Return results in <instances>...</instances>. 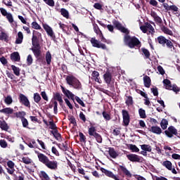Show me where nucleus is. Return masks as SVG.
I'll use <instances>...</instances> for the list:
<instances>
[{
    "label": "nucleus",
    "instance_id": "nucleus-36",
    "mask_svg": "<svg viewBox=\"0 0 180 180\" xmlns=\"http://www.w3.org/2000/svg\"><path fill=\"white\" fill-rule=\"evenodd\" d=\"M141 51L144 55L145 58H146V60H150V56H151V53H150V51H148V49L146 48H142Z\"/></svg>",
    "mask_w": 180,
    "mask_h": 180
},
{
    "label": "nucleus",
    "instance_id": "nucleus-11",
    "mask_svg": "<svg viewBox=\"0 0 180 180\" xmlns=\"http://www.w3.org/2000/svg\"><path fill=\"white\" fill-rule=\"evenodd\" d=\"M100 171H101V172H103V174H104L105 176H108V178H111L112 179H115V180H120V179H119L118 175L113 174V172L103 167H101Z\"/></svg>",
    "mask_w": 180,
    "mask_h": 180
},
{
    "label": "nucleus",
    "instance_id": "nucleus-13",
    "mask_svg": "<svg viewBox=\"0 0 180 180\" xmlns=\"http://www.w3.org/2000/svg\"><path fill=\"white\" fill-rule=\"evenodd\" d=\"M45 165L49 169L56 171L58 168V162L56 160H50V159L45 163Z\"/></svg>",
    "mask_w": 180,
    "mask_h": 180
},
{
    "label": "nucleus",
    "instance_id": "nucleus-2",
    "mask_svg": "<svg viewBox=\"0 0 180 180\" xmlns=\"http://www.w3.org/2000/svg\"><path fill=\"white\" fill-rule=\"evenodd\" d=\"M65 81L68 85L74 88V89H77V91L82 89V84L75 76L72 75H68L66 76Z\"/></svg>",
    "mask_w": 180,
    "mask_h": 180
},
{
    "label": "nucleus",
    "instance_id": "nucleus-7",
    "mask_svg": "<svg viewBox=\"0 0 180 180\" xmlns=\"http://www.w3.org/2000/svg\"><path fill=\"white\" fill-rule=\"evenodd\" d=\"M90 41L93 47H96V49H102V50L108 51V47L106 46V44L101 43L100 41L96 39V38H91Z\"/></svg>",
    "mask_w": 180,
    "mask_h": 180
},
{
    "label": "nucleus",
    "instance_id": "nucleus-57",
    "mask_svg": "<svg viewBox=\"0 0 180 180\" xmlns=\"http://www.w3.org/2000/svg\"><path fill=\"white\" fill-rule=\"evenodd\" d=\"M75 99L76 102H77V103H79V105H82V108H85V103H84V101L82 100H81V98H79L77 96H76L75 97Z\"/></svg>",
    "mask_w": 180,
    "mask_h": 180
},
{
    "label": "nucleus",
    "instance_id": "nucleus-23",
    "mask_svg": "<svg viewBox=\"0 0 180 180\" xmlns=\"http://www.w3.org/2000/svg\"><path fill=\"white\" fill-rule=\"evenodd\" d=\"M91 79H94L96 82L98 84H102V80H101V77H99V72L94 70L91 74Z\"/></svg>",
    "mask_w": 180,
    "mask_h": 180
},
{
    "label": "nucleus",
    "instance_id": "nucleus-34",
    "mask_svg": "<svg viewBox=\"0 0 180 180\" xmlns=\"http://www.w3.org/2000/svg\"><path fill=\"white\" fill-rule=\"evenodd\" d=\"M164 86H165L166 89H172V84H171V80L168 79H165L163 80Z\"/></svg>",
    "mask_w": 180,
    "mask_h": 180
},
{
    "label": "nucleus",
    "instance_id": "nucleus-51",
    "mask_svg": "<svg viewBox=\"0 0 180 180\" xmlns=\"http://www.w3.org/2000/svg\"><path fill=\"white\" fill-rule=\"evenodd\" d=\"M68 120L74 127L77 126V120H75V117H74V115L68 116Z\"/></svg>",
    "mask_w": 180,
    "mask_h": 180
},
{
    "label": "nucleus",
    "instance_id": "nucleus-54",
    "mask_svg": "<svg viewBox=\"0 0 180 180\" xmlns=\"http://www.w3.org/2000/svg\"><path fill=\"white\" fill-rule=\"evenodd\" d=\"M49 129H51V130H57V125H56L53 119H51V121L49 122Z\"/></svg>",
    "mask_w": 180,
    "mask_h": 180
},
{
    "label": "nucleus",
    "instance_id": "nucleus-20",
    "mask_svg": "<svg viewBox=\"0 0 180 180\" xmlns=\"http://www.w3.org/2000/svg\"><path fill=\"white\" fill-rule=\"evenodd\" d=\"M35 154H37L39 162H41L42 164L46 165V163L49 160V157L46 156V155H44L39 151H35Z\"/></svg>",
    "mask_w": 180,
    "mask_h": 180
},
{
    "label": "nucleus",
    "instance_id": "nucleus-24",
    "mask_svg": "<svg viewBox=\"0 0 180 180\" xmlns=\"http://www.w3.org/2000/svg\"><path fill=\"white\" fill-rule=\"evenodd\" d=\"M10 58L11 61L19 63L20 61V55H19V52H13L11 54Z\"/></svg>",
    "mask_w": 180,
    "mask_h": 180
},
{
    "label": "nucleus",
    "instance_id": "nucleus-1",
    "mask_svg": "<svg viewBox=\"0 0 180 180\" xmlns=\"http://www.w3.org/2000/svg\"><path fill=\"white\" fill-rule=\"evenodd\" d=\"M112 25L116 27L117 30H120L122 33H125V36L124 37V42L125 43L126 46H128L129 49H134V47H137L138 49H140L141 47V41L139 39V38L136 37H130L129 33L130 32L129 30L122 25L120 22L113 20H112Z\"/></svg>",
    "mask_w": 180,
    "mask_h": 180
},
{
    "label": "nucleus",
    "instance_id": "nucleus-42",
    "mask_svg": "<svg viewBox=\"0 0 180 180\" xmlns=\"http://www.w3.org/2000/svg\"><path fill=\"white\" fill-rule=\"evenodd\" d=\"M60 14L63 18H65L66 19H68L70 18V13H68V11L65 8H61L60 9Z\"/></svg>",
    "mask_w": 180,
    "mask_h": 180
},
{
    "label": "nucleus",
    "instance_id": "nucleus-5",
    "mask_svg": "<svg viewBox=\"0 0 180 180\" xmlns=\"http://www.w3.org/2000/svg\"><path fill=\"white\" fill-rule=\"evenodd\" d=\"M117 172L118 175H120V176H121L122 178H124V176H126L127 178H131L132 176L130 171H129V169H127V167H126V166L124 165H119L117 167Z\"/></svg>",
    "mask_w": 180,
    "mask_h": 180
},
{
    "label": "nucleus",
    "instance_id": "nucleus-32",
    "mask_svg": "<svg viewBox=\"0 0 180 180\" xmlns=\"http://www.w3.org/2000/svg\"><path fill=\"white\" fill-rule=\"evenodd\" d=\"M125 96L127 97V99L125 100L127 106H132L133 103H134L133 97L131 96H127V94H125Z\"/></svg>",
    "mask_w": 180,
    "mask_h": 180
},
{
    "label": "nucleus",
    "instance_id": "nucleus-48",
    "mask_svg": "<svg viewBox=\"0 0 180 180\" xmlns=\"http://www.w3.org/2000/svg\"><path fill=\"white\" fill-rule=\"evenodd\" d=\"M145 26L146 27L147 30H149V33H154L155 32L153 25L149 22H146Z\"/></svg>",
    "mask_w": 180,
    "mask_h": 180
},
{
    "label": "nucleus",
    "instance_id": "nucleus-61",
    "mask_svg": "<svg viewBox=\"0 0 180 180\" xmlns=\"http://www.w3.org/2000/svg\"><path fill=\"white\" fill-rule=\"evenodd\" d=\"M129 148L133 153H139L140 151V149L136 145H130Z\"/></svg>",
    "mask_w": 180,
    "mask_h": 180
},
{
    "label": "nucleus",
    "instance_id": "nucleus-37",
    "mask_svg": "<svg viewBox=\"0 0 180 180\" xmlns=\"http://www.w3.org/2000/svg\"><path fill=\"white\" fill-rule=\"evenodd\" d=\"M39 178H41V180H50L49 174H47V173H46L44 171L40 172Z\"/></svg>",
    "mask_w": 180,
    "mask_h": 180
},
{
    "label": "nucleus",
    "instance_id": "nucleus-28",
    "mask_svg": "<svg viewBox=\"0 0 180 180\" xmlns=\"http://www.w3.org/2000/svg\"><path fill=\"white\" fill-rule=\"evenodd\" d=\"M143 84L146 88H150L151 86V78L147 75L143 77Z\"/></svg>",
    "mask_w": 180,
    "mask_h": 180
},
{
    "label": "nucleus",
    "instance_id": "nucleus-31",
    "mask_svg": "<svg viewBox=\"0 0 180 180\" xmlns=\"http://www.w3.org/2000/svg\"><path fill=\"white\" fill-rule=\"evenodd\" d=\"M161 30L163 32V33H165V34H169V36H172V34H174L172 30H169V28L165 27V25L161 27Z\"/></svg>",
    "mask_w": 180,
    "mask_h": 180
},
{
    "label": "nucleus",
    "instance_id": "nucleus-15",
    "mask_svg": "<svg viewBox=\"0 0 180 180\" xmlns=\"http://www.w3.org/2000/svg\"><path fill=\"white\" fill-rule=\"evenodd\" d=\"M61 90L63 94H65L66 98H68V99H72L73 102H75V95L72 94L70 90L65 89L64 86H61Z\"/></svg>",
    "mask_w": 180,
    "mask_h": 180
},
{
    "label": "nucleus",
    "instance_id": "nucleus-25",
    "mask_svg": "<svg viewBox=\"0 0 180 180\" xmlns=\"http://www.w3.org/2000/svg\"><path fill=\"white\" fill-rule=\"evenodd\" d=\"M25 116H26V112L25 111H19L13 113V116H11V117H18L22 120L24 119Z\"/></svg>",
    "mask_w": 180,
    "mask_h": 180
},
{
    "label": "nucleus",
    "instance_id": "nucleus-35",
    "mask_svg": "<svg viewBox=\"0 0 180 180\" xmlns=\"http://www.w3.org/2000/svg\"><path fill=\"white\" fill-rule=\"evenodd\" d=\"M162 165H163V167H165V168L169 169V171L172 170V162H171V161L165 160L162 162Z\"/></svg>",
    "mask_w": 180,
    "mask_h": 180
},
{
    "label": "nucleus",
    "instance_id": "nucleus-12",
    "mask_svg": "<svg viewBox=\"0 0 180 180\" xmlns=\"http://www.w3.org/2000/svg\"><path fill=\"white\" fill-rule=\"evenodd\" d=\"M0 12L2 16H4V18L7 19L8 22H9L10 23H12L13 22H14L13 15H12V13H8L6 9L4 8H0Z\"/></svg>",
    "mask_w": 180,
    "mask_h": 180
},
{
    "label": "nucleus",
    "instance_id": "nucleus-39",
    "mask_svg": "<svg viewBox=\"0 0 180 180\" xmlns=\"http://www.w3.org/2000/svg\"><path fill=\"white\" fill-rule=\"evenodd\" d=\"M98 36L101 41H102L103 43H107V44H110L112 43L110 40H108L105 38V37H103V34L102 32L100 33Z\"/></svg>",
    "mask_w": 180,
    "mask_h": 180
},
{
    "label": "nucleus",
    "instance_id": "nucleus-21",
    "mask_svg": "<svg viewBox=\"0 0 180 180\" xmlns=\"http://www.w3.org/2000/svg\"><path fill=\"white\" fill-rule=\"evenodd\" d=\"M7 167H8V168H6L8 174L13 175L15 174V162L12 160H8L7 162Z\"/></svg>",
    "mask_w": 180,
    "mask_h": 180
},
{
    "label": "nucleus",
    "instance_id": "nucleus-64",
    "mask_svg": "<svg viewBox=\"0 0 180 180\" xmlns=\"http://www.w3.org/2000/svg\"><path fill=\"white\" fill-rule=\"evenodd\" d=\"M153 179V180H168V179H167L162 176H155Z\"/></svg>",
    "mask_w": 180,
    "mask_h": 180
},
{
    "label": "nucleus",
    "instance_id": "nucleus-46",
    "mask_svg": "<svg viewBox=\"0 0 180 180\" xmlns=\"http://www.w3.org/2000/svg\"><path fill=\"white\" fill-rule=\"evenodd\" d=\"M103 117L106 122H109L112 118L110 117V114L106 111L102 112Z\"/></svg>",
    "mask_w": 180,
    "mask_h": 180
},
{
    "label": "nucleus",
    "instance_id": "nucleus-45",
    "mask_svg": "<svg viewBox=\"0 0 180 180\" xmlns=\"http://www.w3.org/2000/svg\"><path fill=\"white\" fill-rule=\"evenodd\" d=\"M160 126L163 130H165L168 127V120L162 119L160 122Z\"/></svg>",
    "mask_w": 180,
    "mask_h": 180
},
{
    "label": "nucleus",
    "instance_id": "nucleus-52",
    "mask_svg": "<svg viewBox=\"0 0 180 180\" xmlns=\"http://www.w3.org/2000/svg\"><path fill=\"white\" fill-rule=\"evenodd\" d=\"M22 127H25L26 129H29V121H27V119L26 117H24L21 120Z\"/></svg>",
    "mask_w": 180,
    "mask_h": 180
},
{
    "label": "nucleus",
    "instance_id": "nucleus-26",
    "mask_svg": "<svg viewBox=\"0 0 180 180\" xmlns=\"http://www.w3.org/2000/svg\"><path fill=\"white\" fill-rule=\"evenodd\" d=\"M108 153L111 158H117L119 157V153L115 150L114 148H108Z\"/></svg>",
    "mask_w": 180,
    "mask_h": 180
},
{
    "label": "nucleus",
    "instance_id": "nucleus-53",
    "mask_svg": "<svg viewBox=\"0 0 180 180\" xmlns=\"http://www.w3.org/2000/svg\"><path fill=\"white\" fill-rule=\"evenodd\" d=\"M21 162L27 165L32 164V159H30L29 157H23L22 158Z\"/></svg>",
    "mask_w": 180,
    "mask_h": 180
},
{
    "label": "nucleus",
    "instance_id": "nucleus-27",
    "mask_svg": "<svg viewBox=\"0 0 180 180\" xmlns=\"http://www.w3.org/2000/svg\"><path fill=\"white\" fill-rule=\"evenodd\" d=\"M0 129L4 130V131H8L9 130V125L6 123L5 120H0Z\"/></svg>",
    "mask_w": 180,
    "mask_h": 180
},
{
    "label": "nucleus",
    "instance_id": "nucleus-19",
    "mask_svg": "<svg viewBox=\"0 0 180 180\" xmlns=\"http://www.w3.org/2000/svg\"><path fill=\"white\" fill-rule=\"evenodd\" d=\"M169 39L171 38L167 39V37L162 35H160L155 39V41L156 43H158V44H160L161 46L164 47L167 44Z\"/></svg>",
    "mask_w": 180,
    "mask_h": 180
},
{
    "label": "nucleus",
    "instance_id": "nucleus-63",
    "mask_svg": "<svg viewBox=\"0 0 180 180\" xmlns=\"http://www.w3.org/2000/svg\"><path fill=\"white\" fill-rule=\"evenodd\" d=\"M27 65H32V64H33V58L32 57V55L27 56Z\"/></svg>",
    "mask_w": 180,
    "mask_h": 180
},
{
    "label": "nucleus",
    "instance_id": "nucleus-16",
    "mask_svg": "<svg viewBox=\"0 0 180 180\" xmlns=\"http://www.w3.org/2000/svg\"><path fill=\"white\" fill-rule=\"evenodd\" d=\"M164 47L171 53H175V41L170 38Z\"/></svg>",
    "mask_w": 180,
    "mask_h": 180
},
{
    "label": "nucleus",
    "instance_id": "nucleus-49",
    "mask_svg": "<svg viewBox=\"0 0 180 180\" xmlns=\"http://www.w3.org/2000/svg\"><path fill=\"white\" fill-rule=\"evenodd\" d=\"M41 101V96L39 93L34 94V102L35 103H39Z\"/></svg>",
    "mask_w": 180,
    "mask_h": 180
},
{
    "label": "nucleus",
    "instance_id": "nucleus-47",
    "mask_svg": "<svg viewBox=\"0 0 180 180\" xmlns=\"http://www.w3.org/2000/svg\"><path fill=\"white\" fill-rule=\"evenodd\" d=\"M139 113L141 119H146V117H147V115H146V110L139 108Z\"/></svg>",
    "mask_w": 180,
    "mask_h": 180
},
{
    "label": "nucleus",
    "instance_id": "nucleus-59",
    "mask_svg": "<svg viewBox=\"0 0 180 180\" xmlns=\"http://www.w3.org/2000/svg\"><path fill=\"white\" fill-rule=\"evenodd\" d=\"M93 26H94V30L96 34L98 35V34H101V33H102V31H101L97 24H94L93 25Z\"/></svg>",
    "mask_w": 180,
    "mask_h": 180
},
{
    "label": "nucleus",
    "instance_id": "nucleus-29",
    "mask_svg": "<svg viewBox=\"0 0 180 180\" xmlns=\"http://www.w3.org/2000/svg\"><path fill=\"white\" fill-rule=\"evenodd\" d=\"M15 43V44H22V43H23V33H22V32H18V37Z\"/></svg>",
    "mask_w": 180,
    "mask_h": 180
},
{
    "label": "nucleus",
    "instance_id": "nucleus-9",
    "mask_svg": "<svg viewBox=\"0 0 180 180\" xmlns=\"http://www.w3.org/2000/svg\"><path fill=\"white\" fill-rule=\"evenodd\" d=\"M127 158L131 162H143V160H144L143 157L133 153L127 155Z\"/></svg>",
    "mask_w": 180,
    "mask_h": 180
},
{
    "label": "nucleus",
    "instance_id": "nucleus-40",
    "mask_svg": "<svg viewBox=\"0 0 180 180\" xmlns=\"http://www.w3.org/2000/svg\"><path fill=\"white\" fill-rule=\"evenodd\" d=\"M53 99L58 101V102H61L63 100V94H60L58 92L53 93Z\"/></svg>",
    "mask_w": 180,
    "mask_h": 180
},
{
    "label": "nucleus",
    "instance_id": "nucleus-22",
    "mask_svg": "<svg viewBox=\"0 0 180 180\" xmlns=\"http://www.w3.org/2000/svg\"><path fill=\"white\" fill-rule=\"evenodd\" d=\"M148 131H151V133H153L154 134H161V133H162V129H161V127L157 125L148 128Z\"/></svg>",
    "mask_w": 180,
    "mask_h": 180
},
{
    "label": "nucleus",
    "instance_id": "nucleus-18",
    "mask_svg": "<svg viewBox=\"0 0 180 180\" xmlns=\"http://www.w3.org/2000/svg\"><path fill=\"white\" fill-rule=\"evenodd\" d=\"M41 33L34 30L32 33V44H40L39 42V39H41Z\"/></svg>",
    "mask_w": 180,
    "mask_h": 180
},
{
    "label": "nucleus",
    "instance_id": "nucleus-43",
    "mask_svg": "<svg viewBox=\"0 0 180 180\" xmlns=\"http://www.w3.org/2000/svg\"><path fill=\"white\" fill-rule=\"evenodd\" d=\"M141 150H143V151H148V153H151L152 151V148H151V146L150 145H147V144H143L141 146Z\"/></svg>",
    "mask_w": 180,
    "mask_h": 180
},
{
    "label": "nucleus",
    "instance_id": "nucleus-58",
    "mask_svg": "<svg viewBox=\"0 0 180 180\" xmlns=\"http://www.w3.org/2000/svg\"><path fill=\"white\" fill-rule=\"evenodd\" d=\"M103 6L102 4H101L100 3H95L94 4V8L95 9H97V11H102V10H103Z\"/></svg>",
    "mask_w": 180,
    "mask_h": 180
},
{
    "label": "nucleus",
    "instance_id": "nucleus-60",
    "mask_svg": "<svg viewBox=\"0 0 180 180\" xmlns=\"http://www.w3.org/2000/svg\"><path fill=\"white\" fill-rule=\"evenodd\" d=\"M53 137L58 140V141H61L63 139L61 138V134L58 133V129L56 131V133L53 135Z\"/></svg>",
    "mask_w": 180,
    "mask_h": 180
},
{
    "label": "nucleus",
    "instance_id": "nucleus-41",
    "mask_svg": "<svg viewBox=\"0 0 180 180\" xmlns=\"http://www.w3.org/2000/svg\"><path fill=\"white\" fill-rule=\"evenodd\" d=\"M11 68L15 75H16L17 77H19V75H20V68L15 66V65H12Z\"/></svg>",
    "mask_w": 180,
    "mask_h": 180
},
{
    "label": "nucleus",
    "instance_id": "nucleus-44",
    "mask_svg": "<svg viewBox=\"0 0 180 180\" xmlns=\"http://www.w3.org/2000/svg\"><path fill=\"white\" fill-rule=\"evenodd\" d=\"M13 102V99L12 98V96L8 95L4 99V103L6 105H12Z\"/></svg>",
    "mask_w": 180,
    "mask_h": 180
},
{
    "label": "nucleus",
    "instance_id": "nucleus-4",
    "mask_svg": "<svg viewBox=\"0 0 180 180\" xmlns=\"http://www.w3.org/2000/svg\"><path fill=\"white\" fill-rule=\"evenodd\" d=\"M91 127L89 128V135L90 137H94L97 143H102V136L98 134L96 131V128L92 125V123H90Z\"/></svg>",
    "mask_w": 180,
    "mask_h": 180
},
{
    "label": "nucleus",
    "instance_id": "nucleus-17",
    "mask_svg": "<svg viewBox=\"0 0 180 180\" xmlns=\"http://www.w3.org/2000/svg\"><path fill=\"white\" fill-rule=\"evenodd\" d=\"M43 27L44 30L46 32L48 36L51 37L53 40H56V34H54V32L53 31V29L51 28V27H50L47 24H43Z\"/></svg>",
    "mask_w": 180,
    "mask_h": 180
},
{
    "label": "nucleus",
    "instance_id": "nucleus-3",
    "mask_svg": "<svg viewBox=\"0 0 180 180\" xmlns=\"http://www.w3.org/2000/svg\"><path fill=\"white\" fill-rule=\"evenodd\" d=\"M103 77L105 84H107V86L110 88V90L115 91V82H113L112 72L107 71L105 72Z\"/></svg>",
    "mask_w": 180,
    "mask_h": 180
},
{
    "label": "nucleus",
    "instance_id": "nucleus-50",
    "mask_svg": "<svg viewBox=\"0 0 180 180\" xmlns=\"http://www.w3.org/2000/svg\"><path fill=\"white\" fill-rule=\"evenodd\" d=\"M31 26L32 27V29H34L35 30H41V27L40 26V25H39V23H37V22L34 21L32 22Z\"/></svg>",
    "mask_w": 180,
    "mask_h": 180
},
{
    "label": "nucleus",
    "instance_id": "nucleus-10",
    "mask_svg": "<svg viewBox=\"0 0 180 180\" xmlns=\"http://www.w3.org/2000/svg\"><path fill=\"white\" fill-rule=\"evenodd\" d=\"M33 48H32V51L35 57V58H39L41 56V50L40 44H32Z\"/></svg>",
    "mask_w": 180,
    "mask_h": 180
},
{
    "label": "nucleus",
    "instance_id": "nucleus-33",
    "mask_svg": "<svg viewBox=\"0 0 180 180\" xmlns=\"http://www.w3.org/2000/svg\"><path fill=\"white\" fill-rule=\"evenodd\" d=\"M0 40H4L6 43H8V41H9V36H8L6 32L1 31L0 32Z\"/></svg>",
    "mask_w": 180,
    "mask_h": 180
},
{
    "label": "nucleus",
    "instance_id": "nucleus-62",
    "mask_svg": "<svg viewBox=\"0 0 180 180\" xmlns=\"http://www.w3.org/2000/svg\"><path fill=\"white\" fill-rule=\"evenodd\" d=\"M46 5H49V6L53 7L55 5L54 0H43Z\"/></svg>",
    "mask_w": 180,
    "mask_h": 180
},
{
    "label": "nucleus",
    "instance_id": "nucleus-8",
    "mask_svg": "<svg viewBox=\"0 0 180 180\" xmlns=\"http://www.w3.org/2000/svg\"><path fill=\"white\" fill-rule=\"evenodd\" d=\"M18 101L21 105H23V106H25V108H30V101H29V98H27V96H26L23 94H20L18 96Z\"/></svg>",
    "mask_w": 180,
    "mask_h": 180
},
{
    "label": "nucleus",
    "instance_id": "nucleus-30",
    "mask_svg": "<svg viewBox=\"0 0 180 180\" xmlns=\"http://www.w3.org/2000/svg\"><path fill=\"white\" fill-rule=\"evenodd\" d=\"M0 113H4V115H13V108H5L0 110Z\"/></svg>",
    "mask_w": 180,
    "mask_h": 180
},
{
    "label": "nucleus",
    "instance_id": "nucleus-6",
    "mask_svg": "<svg viewBox=\"0 0 180 180\" xmlns=\"http://www.w3.org/2000/svg\"><path fill=\"white\" fill-rule=\"evenodd\" d=\"M164 133L167 137H169V139H172L174 136H176V137H179L178 129H176L174 126L169 127L167 130H165Z\"/></svg>",
    "mask_w": 180,
    "mask_h": 180
},
{
    "label": "nucleus",
    "instance_id": "nucleus-55",
    "mask_svg": "<svg viewBox=\"0 0 180 180\" xmlns=\"http://www.w3.org/2000/svg\"><path fill=\"white\" fill-rule=\"evenodd\" d=\"M79 141L81 143H86V137L83 134L82 132L79 133Z\"/></svg>",
    "mask_w": 180,
    "mask_h": 180
},
{
    "label": "nucleus",
    "instance_id": "nucleus-14",
    "mask_svg": "<svg viewBox=\"0 0 180 180\" xmlns=\"http://www.w3.org/2000/svg\"><path fill=\"white\" fill-rule=\"evenodd\" d=\"M124 126L127 127L130 123V115L126 110H122Z\"/></svg>",
    "mask_w": 180,
    "mask_h": 180
},
{
    "label": "nucleus",
    "instance_id": "nucleus-38",
    "mask_svg": "<svg viewBox=\"0 0 180 180\" xmlns=\"http://www.w3.org/2000/svg\"><path fill=\"white\" fill-rule=\"evenodd\" d=\"M45 58H46V64L48 65H50L51 64V53H50V51H48L46 53Z\"/></svg>",
    "mask_w": 180,
    "mask_h": 180
},
{
    "label": "nucleus",
    "instance_id": "nucleus-56",
    "mask_svg": "<svg viewBox=\"0 0 180 180\" xmlns=\"http://www.w3.org/2000/svg\"><path fill=\"white\" fill-rule=\"evenodd\" d=\"M0 146L1 148H6L8 147V142L5 139H0Z\"/></svg>",
    "mask_w": 180,
    "mask_h": 180
}]
</instances>
